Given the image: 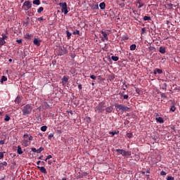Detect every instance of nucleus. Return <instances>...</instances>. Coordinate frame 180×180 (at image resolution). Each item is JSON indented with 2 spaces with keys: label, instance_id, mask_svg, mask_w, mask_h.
Returning <instances> with one entry per match:
<instances>
[{
  "label": "nucleus",
  "instance_id": "obj_33",
  "mask_svg": "<svg viewBox=\"0 0 180 180\" xmlns=\"http://www.w3.org/2000/svg\"><path fill=\"white\" fill-rule=\"evenodd\" d=\"M32 4H33L34 5H40V0H34V1H32Z\"/></svg>",
  "mask_w": 180,
  "mask_h": 180
},
{
  "label": "nucleus",
  "instance_id": "obj_63",
  "mask_svg": "<svg viewBox=\"0 0 180 180\" xmlns=\"http://www.w3.org/2000/svg\"><path fill=\"white\" fill-rule=\"evenodd\" d=\"M8 61H9V63H12V58H10V59L8 60Z\"/></svg>",
  "mask_w": 180,
  "mask_h": 180
},
{
  "label": "nucleus",
  "instance_id": "obj_4",
  "mask_svg": "<svg viewBox=\"0 0 180 180\" xmlns=\"http://www.w3.org/2000/svg\"><path fill=\"white\" fill-rule=\"evenodd\" d=\"M58 5L62 8L61 12H63L65 15L68 13V7L66 2L59 3Z\"/></svg>",
  "mask_w": 180,
  "mask_h": 180
},
{
  "label": "nucleus",
  "instance_id": "obj_45",
  "mask_svg": "<svg viewBox=\"0 0 180 180\" xmlns=\"http://www.w3.org/2000/svg\"><path fill=\"white\" fill-rule=\"evenodd\" d=\"M167 180H175V178L171 176H168L167 178Z\"/></svg>",
  "mask_w": 180,
  "mask_h": 180
},
{
  "label": "nucleus",
  "instance_id": "obj_24",
  "mask_svg": "<svg viewBox=\"0 0 180 180\" xmlns=\"http://www.w3.org/2000/svg\"><path fill=\"white\" fill-rule=\"evenodd\" d=\"M156 122H158V123H163L164 122V119L161 117H157L156 118Z\"/></svg>",
  "mask_w": 180,
  "mask_h": 180
},
{
  "label": "nucleus",
  "instance_id": "obj_42",
  "mask_svg": "<svg viewBox=\"0 0 180 180\" xmlns=\"http://www.w3.org/2000/svg\"><path fill=\"white\" fill-rule=\"evenodd\" d=\"M127 136L129 139H131L133 137V134L132 133H127Z\"/></svg>",
  "mask_w": 180,
  "mask_h": 180
},
{
  "label": "nucleus",
  "instance_id": "obj_19",
  "mask_svg": "<svg viewBox=\"0 0 180 180\" xmlns=\"http://www.w3.org/2000/svg\"><path fill=\"white\" fill-rule=\"evenodd\" d=\"M17 153L20 155H21V154H23V150H22V147H20V146H18Z\"/></svg>",
  "mask_w": 180,
  "mask_h": 180
},
{
  "label": "nucleus",
  "instance_id": "obj_61",
  "mask_svg": "<svg viewBox=\"0 0 180 180\" xmlns=\"http://www.w3.org/2000/svg\"><path fill=\"white\" fill-rule=\"evenodd\" d=\"M5 178H6V176H4V177L0 179V180H5Z\"/></svg>",
  "mask_w": 180,
  "mask_h": 180
},
{
  "label": "nucleus",
  "instance_id": "obj_11",
  "mask_svg": "<svg viewBox=\"0 0 180 180\" xmlns=\"http://www.w3.org/2000/svg\"><path fill=\"white\" fill-rule=\"evenodd\" d=\"M70 79V77L63 76L62 79V85H65L67 82H68V80Z\"/></svg>",
  "mask_w": 180,
  "mask_h": 180
},
{
  "label": "nucleus",
  "instance_id": "obj_49",
  "mask_svg": "<svg viewBox=\"0 0 180 180\" xmlns=\"http://www.w3.org/2000/svg\"><path fill=\"white\" fill-rule=\"evenodd\" d=\"M160 175H162V176H164L167 175V172H165V171H162V172H160Z\"/></svg>",
  "mask_w": 180,
  "mask_h": 180
},
{
  "label": "nucleus",
  "instance_id": "obj_59",
  "mask_svg": "<svg viewBox=\"0 0 180 180\" xmlns=\"http://www.w3.org/2000/svg\"><path fill=\"white\" fill-rule=\"evenodd\" d=\"M146 179H150V174H146Z\"/></svg>",
  "mask_w": 180,
  "mask_h": 180
},
{
  "label": "nucleus",
  "instance_id": "obj_51",
  "mask_svg": "<svg viewBox=\"0 0 180 180\" xmlns=\"http://www.w3.org/2000/svg\"><path fill=\"white\" fill-rule=\"evenodd\" d=\"M16 42H17L18 44H22V39H17V40H16Z\"/></svg>",
  "mask_w": 180,
  "mask_h": 180
},
{
  "label": "nucleus",
  "instance_id": "obj_62",
  "mask_svg": "<svg viewBox=\"0 0 180 180\" xmlns=\"http://www.w3.org/2000/svg\"><path fill=\"white\" fill-rule=\"evenodd\" d=\"M41 165H46V162H41Z\"/></svg>",
  "mask_w": 180,
  "mask_h": 180
},
{
  "label": "nucleus",
  "instance_id": "obj_43",
  "mask_svg": "<svg viewBox=\"0 0 180 180\" xmlns=\"http://www.w3.org/2000/svg\"><path fill=\"white\" fill-rule=\"evenodd\" d=\"M6 152H0V160H2L4 158V155Z\"/></svg>",
  "mask_w": 180,
  "mask_h": 180
},
{
  "label": "nucleus",
  "instance_id": "obj_36",
  "mask_svg": "<svg viewBox=\"0 0 180 180\" xmlns=\"http://www.w3.org/2000/svg\"><path fill=\"white\" fill-rule=\"evenodd\" d=\"M143 20H151V17L145 15L143 17Z\"/></svg>",
  "mask_w": 180,
  "mask_h": 180
},
{
  "label": "nucleus",
  "instance_id": "obj_47",
  "mask_svg": "<svg viewBox=\"0 0 180 180\" xmlns=\"http://www.w3.org/2000/svg\"><path fill=\"white\" fill-rule=\"evenodd\" d=\"M160 96H161V98H165V99H167V98H168L167 96V95H165V94H162L161 95H160Z\"/></svg>",
  "mask_w": 180,
  "mask_h": 180
},
{
  "label": "nucleus",
  "instance_id": "obj_37",
  "mask_svg": "<svg viewBox=\"0 0 180 180\" xmlns=\"http://www.w3.org/2000/svg\"><path fill=\"white\" fill-rule=\"evenodd\" d=\"M170 110L172 112H175V110H176V107H175V105H172L170 108Z\"/></svg>",
  "mask_w": 180,
  "mask_h": 180
},
{
  "label": "nucleus",
  "instance_id": "obj_32",
  "mask_svg": "<svg viewBox=\"0 0 180 180\" xmlns=\"http://www.w3.org/2000/svg\"><path fill=\"white\" fill-rule=\"evenodd\" d=\"M21 101L22 100L20 99V97L17 96V98L15 100V103H20Z\"/></svg>",
  "mask_w": 180,
  "mask_h": 180
},
{
  "label": "nucleus",
  "instance_id": "obj_38",
  "mask_svg": "<svg viewBox=\"0 0 180 180\" xmlns=\"http://www.w3.org/2000/svg\"><path fill=\"white\" fill-rule=\"evenodd\" d=\"M124 92L122 93V96H123L124 99H129V96L127 94L124 95Z\"/></svg>",
  "mask_w": 180,
  "mask_h": 180
},
{
  "label": "nucleus",
  "instance_id": "obj_20",
  "mask_svg": "<svg viewBox=\"0 0 180 180\" xmlns=\"http://www.w3.org/2000/svg\"><path fill=\"white\" fill-rule=\"evenodd\" d=\"M160 53H161L162 54H165L166 51H165V47L164 46H160V49H159Z\"/></svg>",
  "mask_w": 180,
  "mask_h": 180
},
{
  "label": "nucleus",
  "instance_id": "obj_30",
  "mask_svg": "<svg viewBox=\"0 0 180 180\" xmlns=\"http://www.w3.org/2000/svg\"><path fill=\"white\" fill-rule=\"evenodd\" d=\"M111 60H112V61H118L119 57L112 56H111Z\"/></svg>",
  "mask_w": 180,
  "mask_h": 180
},
{
  "label": "nucleus",
  "instance_id": "obj_46",
  "mask_svg": "<svg viewBox=\"0 0 180 180\" xmlns=\"http://www.w3.org/2000/svg\"><path fill=\"white\" fill-rule=\"evenodd\" d=\"M30 20V18H29V17H27V18L25 19V23H26V25H29Z\"/></svg>",
  "mask_w": 180,
  "mask_h": 180
},
{
  "label": "nucleus",
  "instance_id": "obj_22",
  "mask_svg": "<svg viewBox=\"0 0 180 180\" xmlns=\"http://www.w3.org/2000/svg\"><path fill=\"white\" fill-rule=\"evenodd\" d=\"M131 155V151H126L124 152V157H129Z\"/></svg>",
  "mask_w": 180,
  "mask_h": 180
},
{
  "label": "nucleus",
  "instance_id": "obj_1",
  "mask_svg": "<svg viewBox=\"0 0 180 180\" xmlns=\"http://www.w3.org/2000/svg\"><path fill=\"white\" fill-rule=\"evenodd\" d=\"M32 110H33V107H32L30 104H27L22 107V115L24 116H27V115H30L32 113Z\"/></svg>",
  "mask_w": 180,
  "mask_h": 180
},
{
  "label": "nucleus",
  "instance_id": "obj_8",
  "mask_svg": "<svg viewBox=\"0 0 180 180\" xmlns=\"http://www.w3.org/2000/svg\"><path fill=\"white\" fill-rule=\"evenodd\" d=\"M22 144L24 147L29 146V144H30V142L29 141V139L24 138V139L22 141Z\"/></svg>",
  "mask_w": 180,
  "mask_h": 180
},
{
  "label": "nucleus",
  "instance_id": "obj_60",
  "mask_svg": "<svg viewBox=\"0 0 180 180\" xmlns=\"http://www.w3.org/2000/svg\"><path fill=\"white\" fill-rule=\"evenodd\" d=\"M41 161L39 160V161L37 162V164L38 165H40V163H41Z\"/></svg>",
  "mask_w": 180,
  "mask_h": 180
},
{
  "label": "nucleus",
  "instance_id": "obj_28",
  "mask_svg": "<svg viewBox=\"0 0 180 180\" xmlns=\"http://www.w3.org/2000/svg\"><path fill=\"white\" fill-rule=\"evenodd\" d=\"M66 34H67L68 40H70V39H71V36L72 35V34L69 31H66Z\"/></svg>",
  "mask_w": 180,
  "mask_h": 180
},
{
  "label": "nucleus",
  "instance_id": "obj_10",
  "mask_svg": "<svg viewBox=\"0 0 180 180\" xmlns=\"http://www.w3.org/2000/svg\"><path fill=\"white\" fill-rule=\"evenodd\" d=\"M101 33L103 35V37H104L105 40H106V41H108L109 40V37H108L109 36V33H108L105 31H101Z\"/></svg>",
  "mask_w": 180,
  "mask_h": 180
},
{
  "label": "nucleus",
  "instance_id": "obj_6",
  "mask_svg": "<svg viewBox=\"0 0 180 180\" xmlns=\"http://www.w3.org/2000/svg\"><path fill=\"white\" fill-rule=\"evenodd\" d=\"M22 6L25 11H29V9L32 8V1H25Z\"/></svg>",
  "mask_w": 180,
  "mask_h": 180
},
{
  "label": "nucleus",
  "instance_id": "obj_54",
  "mask_svg": "<svg viewBox=\"0 0 180 180\" xmlns=\"http://www.w3.org/2000/svg\"><path fill=\"white\" fill-rule=\"evenodd\" d=\"M37 20H39V22H41V20H44V18H43V17H40V18H38Z\"/></svg>",
  "mask_w": 180,
  "mask_h": 180
},
{
  "label": "nucleus",
  "instance_id": "obj_53",
  "mask_svg": "<svg viewBox=\"0 0 180 180\" xmlns=\"http://www.w3.org/2000/svg\"><path fill=\"white\" fill-rule=\"evenodd\" d=\"M162 89H167V83L163 84Z\"/></svg>",
  "mask_w": 180,
  "mask_h": 180
},
{
  "label": "nucleus",
  "instance_id": "obj_50",
  "mask_svg": "<svg viewBox=\"0 0 180 180\" xmlns=\"http://www.w3.org/2000/svg\"><path fill=\"white\" fill-rule=\"evenodd\" d=\"M120 8H124V6H126V4L124 3H121L120 4Z\"/></svg>",
  "mask_w": 180,
  "mask_h": 180
},
{
  "label": "nucleus",
  "instance_id": "obj_27",
  "mask_svg": "<svg viewBox=\"0 0 180 180\" xmlns=\"http://www.w3.org/2000/svg\"><path fill=\"white\" fill-rule=\"evenodd\" d=\"M136 47H137V46L136 44H131L130 46V50L131 51H134V50H136Z\"/></svg>",
  "mask_w": 180,
  "mask_h": 180
},
{
  "label": "nucleus",
  "instance_id": "obj_25",
  "mask_svg": "<svg viewBox=\"0 0 180 180\" xmlns=\"http://www.w3.org/2000/svg\"><path fill=\"white\" fill-rule=\"evenodd\" d=\"M108 134H111V137H113L115 134H119V131H109Z\"/></svg>",
  "mask_w": 180,
  "mask_h": 180
},
{
  "label": "nucleus",
  "instance_id": "obj_23",
  "mask_svg": "<svg viewBox=\"0 0 180 180\" xmlns=\"http://www.w3.org/2000/svg\"><path fill=\"white\" fill-rule=\"evenodd\" d=\"M99 6L101 9L103 10L105 8H106V4H105V2H102L99 4Z\"/></svg>",
  "mask_w": 180,
  "mask_h": 180
},
{
  "label": "nucleus",
  "instance_id": "obj_34",
  "mask_svg": "<svg viewBox=\"0 0 180 180\" xmlns=\"http://www.w3.org/2000/svg\"><path fill=\"white\" fill-rule=\"evenodd\" d=\"M5 122H9L11 120V117L8 115V114L6 115V117L4 118Z\"/></svg>",
  "mask_w": 180,
  "mask_h": 180
},
{
  "label": "nucleus",
  "instance_id": "obj_57",
  "mask_svg": "<svg viewBox=\"0 0 180 180\" xmlns=\"http://www.w3.org/2000/svg\"><path fill=\"white\" fill-rule=\"evenodd\" d=\"M50 158H53V156H51V155H49L46 157V160H50Z\"/></svg>",
  "mask_w": 180,
  "mask_h": 180
},
{
  "label": "nucleus",
  "instance_id": "obj_31",
  "mask_svg": "<svg viewBox=\"0 0 180 180\" xmlns=\"http://www.w3.org/2000/svg\"><path fill=\"white\" fill-rule=\"evenodd\" d=\"M44 150V148L43 147H40L39 149H37V154H40V153H41V151Z\"/></svg>",
  "mask_w": 180,
  "mask_h": 180
},
{
  "label": "nucleus",
  "instance_id": "obj_17",
  "mask_svg": "<svg viewBox=\"0 0 180 180\" xmlns=\"http://www.w3.org/2000/svg\"><path fill=\"white\" fill-rule=\"evenodd\" d=\"M60 50L62 51L60 56H63V54H67V53H68V50H67V49H65L64 46L60 48Z\"/></svg>",
  "mask_w": 180,
  "mask_h": 180
},
{
  "label": "nucleus",
  "instance_id": "obj_18",
  "mask_svg": "<svg viewBox=\"0 0 180 180\" xmlns=\"http://www.w3.org/2000/svg\"><path fill=\"white\" fill-rule=\"evenodd\" d=\"M116 153H119V154H121L123 157L124 156V150L123 149H116Z\"/></svg>",
  "mask_w": 180,
  "mask_h": 180
},
{
  "label": "nucleus",
  "instance_id": "obj_12",
  "mask_svg": "<svg viewBox=\"0 0 180 180\" xmlns=\"http://www.w3.org/2000/svg\"><path fill=\"white\" fill-rule=\"evenodd\" d=\"M37 168H38V169H39V171H40V172H41V174H47V170L46 169V167L37 166Z\"/></svg>",
  "mask_w": 180,
  "mask_h": 180
},
{
  "label": "nucleus",
  "instance_id": "obj_21",
  "mask_svg": "<svg viewBox=\"0 0 180 180\" xmlns=\"http://www.w3.org/2000/svg\"><path fill=\"white\" fill-rule=\"evenodd\" d=\"M25 39H27L28 40H30V39H32L33 37V34L27 33L25 35Z\"/></svg>",
  "mask_w": 180,
  "mask_h": 180
},
{
  "label": "nucleus",
  "instance_id": "obj_48",
  "mask_svg": "<svg viewBox=\"0 0 180 180\" xmlns=\"http://www.w3.org/2000/svg\"><path fill=\"white\" fill-rule=\"evenodd\" d=\"M31 150L32 151V153H37V149H36V148H32Z\"/></svg>",
  "mask_w": 180,
  "mask_h": 180
},
{
  "label": "nucleus",
  "instance_id": "obj_5",
  "mask_svg": "<svg viewBox=\"0 0 180 180\" xmlns=\"http://www.w3.org/2000/svg\"><path fill=\"white\" fill-rule=\"evenodd\" d=\"M6 39H8V35L5 34H1V37H0V46L2 47V46H5L6 44Z\"/></svg>",
  "mask_w": 180,
  "mask_h": 180
},
{
  "label": "nucleus",
  "instance_id": "obj_3",
  "mask_svg": "<svg viewBox=\"0 0 180 180\" xmlns=\"http://www.w3.org/2000/svg\"><path fill=\"white\" fill-rule=\"evenodd\" d=\"M105 103H100L95 108V112H98V113H103L105 112Z\"/></svg>",
  "mask_w": 180,
  "mask_h": 180
},
{
  "label": "nucleus",
  "instance_id": "obj_9",
  "mask_svg": "<svg viewBox=\"0 0 180 180\" xmlns=\"http://www.w3.org/2000/svg\"><path fill=\"white\" fill-rule=\"evenodd\" d=\"M33 43L35 46H37V47L40 46V44L41 43V40L37 39V38H34Z\"/></svg>",
  "mask_w": 180,
  "mask_h": 180
},
{
  "label": "nucleus",
  "instance_id": "obj_7",
  "mask_svg": "<svg viewBox=\"0 0 180 180\" xmlns=\"http://www.w3.org/2000/svg\"><path fill=\"white\" fill-rule=\"evenodd\" d=\"M135 4H136V6L139 5L138 9H141V8H143V6H144V3H143V0H136Z\"/></svg>",
  "mask_w": 180,
  "mask_h": 180
},
{
  "label": "nucleus",
  "instance_id": "obj_56",
  "mask_svg": "<svg viewBox=\"0 0 180 180\" xmlns=\"http://www.w3.org/2000/svg\"><path fill=\"white\" fill-rule=\"evenodd\" d=\"M0 144H1V146H4V144H5V141L1 140V141H0Z\"/></svg>",
  "mask_w": 180,
  "mask_h": 180
},
{
  "label": "nucleus",
  "instance_id": "obj_55",
  "mask_svg": "<svg viewBox=\"0 0 180 180\" xmlns=\"http://www.w3.org/2000/svg\"><path fill=\"white\" fill-rule=\"evenodd\" d=\"M142 34H144L146 33V27L141 29Z\"/></svg>",
  "mask_w": 180,
  "mask_h": 180
},
{
  "label": "nucleus",
  "instance_id": "obj_26",
  "mask_svg": "<svg viewBox=\"0 0 180 180\" xmlns=\"http://www.w3.org/2000/svg\"><path fill=\"white\" fill-rule=\"evenodd\" d=\"M5 81H8V77L6 76H2L0 82L1 83H4V82H5Z\"/></svg>",
  "mask_w": 180,
  "mask_h": 180
},
{
  "label": "nucleus",
  "instance_id": "obj_35",
  "mask_svg": "<svg viewBox=\"0 0 180 180\" xmlns=\"http://www.w3.org/2000/svg\"><path fill=\"white\" fill-rule=\"evenodd\" d=\"M44 11V8L43 7H39L37 10V13H41Z\"/></svg>",
  "mask_w": 180,
  "mask_h": 180
},
{
  "label": "nucleus",
  "instance_id": "obj_14",
  "mask_svg": "<svg viewBox=\"0 0 180 180\" xmlns=\"http://www.w3.org/2000/svg\"><path fill=\"white\" fill-rule=\"evenodd\" d=\"M105 110L106 113H112V112H113V106L110 105L107 108L105 107Z\"/></svg>",
  "mask_w": 180,
  "mask_h": 180
},
{
  "label": "nucleus",
  "instance_id": "obj_13",
  "mask_svg": "<svg viewBox=\"0 0 180 180\" xmlns=\"http://www.w3.org/2000/svg\"><path fill=\"white\" fill-rule=\"evenodd\" d=\"M5 167H8V162L5 161L3 162H0V171L2 169H5Z\"/></svg>",
  "mask_w": 180,
  "mask_h": 180
},
{
  "label": "nucleus",
  "instance_id": "obj_40",
  "mask_svg": "<svg viewBox=\"0 0 180 180\" xmlns=\"http://www.w3.org/2000/svg\"><path fill=\"white\" fill-rule=\"evenodd\" d=\"M77 85H78V89H79V91H82V84L77 82Z\"/></svg>",
  "mask_w": 180,
  "mask_h": 180
},
{
  "label": "nucleus",
  "instance_id": "obj_16",
  "mask_svg": "<svg viewBox=\"0 0 180 180\" xmlns=\"http://www.w3.org/2000/svg\"><path fill=\"white\" fill-rule=\"evenodd\" d=\"M153 74L155 75H157V74H162V70L156 68V69H155Z\"/></svg>",
  "mask_w": 180,
  "mask_h": 180
},
{
  "label": "nucleus",
  "instance_id": "obj_52",
  "mask_svg": "<svg viewBox=\"0 0 180 180\" xmlns=\"http://www.w3.org/2000/svg\"><path fill=\"white\" fill-rule=\"evenodd\" d=\"M90 78H91V79H96V76L92 75L90 76Z\"/></svg>",
  "mask_w": 180,
  "mask_h": 180
},
{
  "label": "nucleus",
  "instance_id": "obj_58",
  "mask_svg": "<svg viewBox=\"0 0 180 180\" xmlns=\"http://www.w3.org/2000/svg\"><path fill=\"white\" fill-rule=\"evenodd\" d=\"M44 156L43 155H41L40 157L38 158V160H43Z\"/></svg>",
  "mask_w": 180,
  "mask_h": 180
},
{
  "label": "nucleus",
  "instance_id": "obj_39",
  "mask_svg": "<svg viewBox=\"0 0 180 180\" xmlns=\"http://www.w3.org/2000/svg\"><path fill=\"white\" fill-rule=\"evenodd\" d=\"M41 130V131H46V130H47V126H42Z\"/></svg>",
  "mask_w": 180,
  "mask_h": 180
},
{
  "label": "nucleus",
  "instance_id": "obj_15",
  "mask_svg": "<svg viewBox=\"0 0 180 180\" xmlns=\"http://www.w3.org/2000/svg\"><path fill=\"white\" fill-rule=\"evenodd\" d=\"M23 139H28L29 142L33 141V136H29V134H24Z\"/></svg>",
  "mask_w": 180,
  "mask_h": 180
},
{
  "label": "nucleus",
  "instance_id": "obj_2",
  "mask_svg": "<svg viewBox=\"0 0 180 180\" xmlns=\"http://www.w3.org/2000/svg\"><path fill=\"white\" fill-rule=\"evenodd\" d=\"M115 109L117 112H121V113L129 112V110H130V108L122 104H115Z\"/></svg>",
  "mask_w": 180,
  "mask_h": 180
},
{
  "label": "nucleus",
  "instance_id": "obj_41",
  "mask_svg": "<svg viewBox=\"0 0 180 180\" xmlns=\"http://www.w3.org/2000/svg\"><path fill=\"white\" fill-rule=\"evenodd\" d=\"M53 137H54V134L53 133H51L49 136H48V139L49 140H51V139H53Z\"/></svg>",
  "mask_w": 180,
  "mask_h": 180
},
{
  "label": "nucleus",
  "instance_id": "obj_44",
  "mask_svg": "<svg viewBox=\"0 0 180 180\" xmlns=\"http://www.w3.org/2000/svg\"><path fill=\"white\" fill-rule=\"evenodd\" d=\"M73 34H75V35H77V34L79 35V30H76L75 31L73 32Z\"/></svg>",
  "mask_w": 180,
  "mask_h": 180
},
{
  "label": "nucleus",
  "instance_id": "obj_64",
  "mask_svg": "<svg viewBox=\"0 0 180 180\" xmlns=\"http://www.w3.org/2000/svg\"><path fill=\"white\" fill-rule=\"evenodd\" d=\"M146 174H150V170H147Z\"/></svg>",
  "mask_w": 180,
  "mask_h": 180
},
{
  "label": "nucleus",
  "instance_id": "obj_29",
  "mask_svg": "<svg viewBox=\"0 0 180 180\" xmlns=\"http://www.w3.org/2000/svg\"><path fill=\"white\" fill-rule=\"evenodd\" d=\"M92 9H94V11H97L98 9H99V6L98 4H94L92 6Z\"/></svg>",
  "mask_w": 180,
  "mask_h": 180
}]
</instances>
